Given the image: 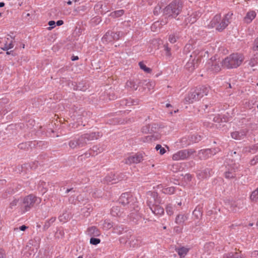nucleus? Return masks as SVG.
<instances>
[{"label": "nucleus", "mask_w": 258, "mask_h": 258, "mask_svg": "<svg viewBox=\"0 0 258 258\" xmlns=\"http://www.w3.org/2000/svg\"><path fill=\"white\" fill-rule=\"evenodd\" d=\"M210 149H202L199 151L198 156L201 160H206L212 156Z\"/></svg>", "instance_id": "f3484780"}, {"label": "nucleus", "mask_w": 258, "mask_h": 258, "mask_svg": "<svg viewBox=\"0 0 258 258\" xmlns=\"http://www.w3.org/2000/svg\"><path fill=\"white\" fill-rule=\"evenodd\" d=\"M33 143L34 146H37V147L41 149L46 148L48 145V143L43 141H39L37 142H34Z\"/></svg>", "instance_id": "72a5a7b5"}, {"label": "nucleus", "mask_w": 258, "mask_h": 258, "mask_svg": "<svg viewBox=\"0 0 258 258\" xmlns=\"http://www.w3.org/2000/svg\"><path fill=\"white\" fill-rule=\"evenodd\" d=\"M113 31H108L103 36L102 39L106 42H110L114 41Z\"/></svg>", "instance_id": "a878e982"}, {"label": "nucleus", "mask_w": 258, "mask_h": 258, "mask_svg": "<svg viewBox=\"0 0 258 258\" xmlns=\"http://www.w3.org/2000/svg\"><path fill=\"white\" fill-rule=\"evenodd\" d=\"M128 243L130 247H134L138 245L139 241L136 237L132 235V238L130 239Z\"/></svg>", "instance_id": "f704fd0d"}, {"label": "nucleus", "mask_w": 258, "mask_h": 258, "mask_svg": "<svg viewBox=\"0 0 258 258\" xmlns=\"http://www.w3.org/2000/svg\"><path fill=\"white\" fill-rule=\"evenodd\" d=\"M130 209L132 212L129 215V218L131 221L136 223L141 219V214L139 212V207L138 204H137L132 208H130Z\"/></svg>", "instance_id": "0eeeda50"}, {"label": "nucleus", "mask_w": 258, "mask_h": 258, "mask_svg": "<svg viewBox=\"0 0 258 258\" xmlns=\"http://www.w3.org/2000/svg\"><path fill=\"white\" fill-rule=\"evenodd\" d=\"M113 227V223L108 221L105 220L103 223V228L106 229H109Z\"/></svg>", "instance_id": "3c124183"}, {"label": "nucleus", "mask_w": 258, "mask_h": 258, "mask_svg": "<svg viewBox=\"0 0 258 258\" xmlns=\"http://www.w3.org/2000/svg\"><path fill=\"white\" fill-rule=\"evenodd\" d=\"M126 105L130 106V105H135L138 104V100H134L131 98H130L129 99L126 100Z\"/></svg>", "instance_id": "de8ad7c7"}, {"label": "nucleus", "mask_w": 258, "mask_h": 258, "mask_svg": "<svg viewBox=\"0 0 258 258\" xmlns=\"http://www.w3.org/2000/svg\"><path fill=\"white\" fill-rule=\"evenodd\" d=\"M175 191V188L173 186L166 188L164 189V192L167 194H173Z\"/></svg>", "instance_id": "603ef678"}, {"label": "nucleus", "mask_w": 258, "mask_h": 258, "mask_svg": "<svg viewBox=\"0 0 258 258\" xmlns=\"http://www.w3.org/2000/svg\"><path fill=\"white\" fill-rule=\"evenodd\" d=\"M33 142H27L20 144L18 147L21 150H28L31 146Z\"/></svg>", "instance_id": "2f4dec72"}, {"label": "nucleus", "mask_w": 258, "mask_h": 258, "mask_svg": "<svg viewBox=\"0 0 258 258\" xmlns=\"http://www.w3.org/2000/svg\"><path fill=\"white\" fill-rule=\"evenodd\" d=\"M77 139L80 148L84 147L86 145V142H85V139L83 138L82 135L81 136H80L78 138H77Z\"/></svg>", "instance_id": "49530a36"}, {"label": "nucleus", "mask_w": 258, "mask_h": 258, "mask_svg": "<svg viewBox=\"0 0 258 258\" xmlns=\"http://www.w3.org/2000/svg\"><path fill=\"white\" fill-rule=\"evenodd\" d=\"M36 202L39 203L40 202V199L37 198L34 195L31 194L25 197L23 199L21 205V208L24 209L23 212L29 211Z\"/></svg>", "instance_id": "20e7f679"}, {"label": "nucleus", "mask_w": 258, "mask_h": 258, "mask_svg": "<svg viewBox=\"0 0 258 258\" xmlns=\"http://www.w3.org/2000/svg\"><path fill=\"white\" fill-rule=\"evenodd\" d=\"M139 84H142V85L147 86L149 89H151V87H153V83L148 81L147 80H143L139 82Z\"/></svg>", "instance_id": "79ce46f5"}, {"label": "nucleus", "mask_w": 258, "mask_h": 258, "mask_svg": "<svg viewBox=\"0 0 258 258\" xmlns=\"http://www.w3.org/2000/svg\"><path fill=\"white\" fill-rule=\"evenodd\" d=\"M87 234L91 237H97L100 235L101 232L96 227L92 226L88 228Z\"/></svg>", "instance_id": "6ab92c4d"}, {"label": "nucleus", "mask_w": 258, "mask_h": 258, "mask_svg": "<svg viewBox=\"0 0 258 258\" xmlns=\"http://www.w3.org/2000/svg\"><path fill=\"white\" fill-rule=\"evenodd\" d=\"M195 152V151L191 149L180 150L173 155L172 159L174 160H184L188 158Z\"/></svg>", "instance_id": "423d86ee"}, {"label": "nucleus", "mask_w": 258, "mask_h": 258, "mask_svg": "<svg viewBox=\"0 0 258 258\" xmlns=\"http://www.w3.org/2000/svg\"><path fill=\"white\" fill-rule=\"evenodd\" d=\"M250 199L252 202H256L258 201V187L251 192Z\"/></svg>", "instance_id": "4c0bfd02"}, {"label": "nucleus", "mask_w": 258, "mask_h": 258, "mask_svg": "<svg viewBox=\"0 0 258 258\" xmlns=\"http://www.w3.org/2000/svg\"><path fill=\"white\" fill-rule=\"evenodd\" d=\"M230 166V169H229L228 171L225 172V176L226 178L231 179L235 177L236 174L235 172L238 169L239 164L238 163H233L229 164Z\"/></svg>", "instance_id": "9d476101"}, {"label": "nucleus", "mask_w": 258, "mask_h": 258, "mask_svg": "<svg viewBox=\"0 0 258 258\" xmlns=\"http://www.w3.org/2000/svg\"><path fill=\"white\" fill-rule=\"evenodd\" d=\"M201 59L199 57H195L191 60H189L185 65V68L189 72H192L198 66L199 61Z\"/></svg>", "instance_id": "2eb2a0df"}, {"label": "nucleus", "mask_w": 258, "mask_h": 258, "mask_svg": "<svg viewBox=\"0 0 258 258\" xmlns=\"http://www.w3.org/2000/svg\"><path fill=\"white\" fill-rule=\"evenodd\" d=\"M151 125L150 124L143 126L142 128V132L145 134L151 133L150 131Z\"/></svg>", "instance_id": "5fc2aeb1"}, {"label": "nucleus", "mask_w": 258, "mask_h": 258, "mask_svg": "<svg viewBox=\"0 0 258 258\" xmlns=\"http://www.w3.org/2000/svg\"><path fill=\"white\" fill-rule=\"evenodd\" d=\"M164 50L165 51V55L167 57L171 56V48L169 47L168 44L166 43L163 45Z\"/></svg>", "instance_id": "ea45409f"}, {"label": "nucleus", "mask_w": 258, "mask_h": 258, "mask_svg": "<svg viewBox=\"0 0 258 258\" xmlns=\"http://www.w3.org/2000/svg\"><path fill=\"white\" fill-rule=\"evenodd\" d=\"M139 65L141 69L143 70L144 72L147 73H151L152 72V69L146 67V66L142 61H140Z\"/></svg>", "instance_id": "58836bf2"}, {"label": "nucleus", "mask_w": 258, "mask_h": 258, "mask_svg": "<svg viewBox=\"0 0 258 258\" xmlns=\"http://www.w3.org/2000/svg\"><path fill=\"white\" fill-rule=\"evenodd\" d=\"M257 150H258V144H256L251 146L244 147L243 149V152L244 153H253L252 151L255 152Z\"/></svg>", "instance_id": "473e14b6"}, {"label": "nucleus", "mask_w": 258, "mask_h": 258, "mask_svg": "<svg viewBox=\"0 0 258 258\" xmlns=\"http://www.w3.org/2000/svg\"><path fill=\"white\" fill-rule=\"evenodd\" d=\"M69 146L71 148L73 149L80 148L77 139L71 140L69 143Z\"/></svg>", "instance_id": "c9c22d12"}, {"label": "nucleus", "mask_w": 258, "mask_h": 258, "mask_svg": "<svg viewBox=\"0 0 258 258\" xmlns=\"http://www.w3.org/2000/svg\"><path fill=\"white\" fill-rule=\"evenodd\" d=\"M232 138L236 140H242L246 136V132L244 131L241 132H234L231 134Z\"/></svg>", "instance_id": "aec40b11"}, {"label": "nucleus", "mask_w": 258, "mask_h": 258, "mask_svg": "<svg viewBox=\"0 0 258 258\" xmlns=\"http://www.w3.org/2000/svg\"><path fill=\"white\" fill-rule=\"evenodd\" d=\"M192 214L196 217V219H200L203 215V207L200 205H198L195 208L192 212Z\"/></svg>", "instance_id": "5701e85b"}, {"label": "nucleus", "mask_w": 258, "mask_h": 258, "mask_svg": "<svg viewBox=\"0 0 258 258\" xmlns=\"http://www.w3.org/2000/svg\"><path fill=\"white\" fill-rule=\"evenodd\" d=\"M28 227L26 226L25 225H23L21 226L20 227H19V228H18V227L14 228V231H18L20 230L24 231L27 229H28Z\"/></svg>", "instance_id": "680f3d73"}, {"label": "nucleus", "mask_w": 258, "mask_h": 258, "mask_svg": "<svg viewBox=\"0 0 258 258\" xmlns=\"http://www.w3.org/2000/svg\"><path fill=\"white\" fill-rule=\"evenodd\" d=\"M182 5L179 1H173L163 9V15L175 18L182 11Z\"/></svg>", "instance_id": "7ed1b4c3"}, {"label": "nucleus", "mask_w": 258, "mask_h": 258, "mask_svg": "<svg viewBox=\"0 0 258 258\" xmlns=\"http://www.w3.org/2000/svg\"><path fill=\"white\" fill-rule=\"evenodd\" d=\"M213 121L215 122H226V119L225 118H221L219 116H215L213 118Z\"/></svg>", "instance_id": "4d7b16f0"}, {"label": "nucleus", "mask_w": 258, "mask_h": 258, "mask_svg": "<svg viewBox=\"0 0 258 258\" xmlns=\"http://www.w3.org/2000/svg\"><path fill=\"white\" fill-rule=\"evenodd\" d=\"M148 195L151 196V198L147 202L148 206L155 215H162L164 213V210L159 205L161 203V199L158 198L157 192H150Z\"/></svg>", "instance_id": "f257e3e1"}, {"label": "nucleus", "mask_w": 258, "mask_h": 258, "mask_svg": "<svg viewBox=\"0 0 258 258\" xmlns=\"http://www.w3.org/2000/svg\"><path fill=\"white\" fill-rule=\"evenodd\" d=\"M143 160V156L141 153H137L134 156H131L125 158L124 163L126 164L131 165L133 163L137 164Z\"/></svg>", "instance_id": "6e6552de"}, {"label": "nucleus", "mask_w": 258, "mask_h": 258, "mask_svg": "<svg viewBox=\"0 0 258 258\" xmlns=\"http://www.w3.org/2000/svg\"><path fill=\"white\" fill-rule=\"evenodd\" d=\"M122 235L119 239L120 242L123 244H126L127 242L128 243L132 236V231L130 230H125Z\"/></svg>", "instance_id": "dca6fc26"}, {"label": "nucleus", "mask_w": 258, "mask_h": 258, "mask_svg": "<svg viewBox=\"0 0 258 258\" xmlns=\"http://www.w3.org/2000/svg\"><path fill=\"white\" fill-rule=\"evenodd\" d=\"M175 250L177 252L178 255L180 257H184L186 255V254H187L189 250L188 248H185L183 246L180 248H176Z\"/></svg>", "instance_id": "7c9ffc66"}, {"label": "nucleus", "mask_w": 258, "mask_h": 258, "mask_svg": "<svg viewBox=\"0 0 258 258\" xmlns=\"http://www.w3.org/2000/svg\"><path fill=\"white\" fill-rule=\"evenodd\" d=\"M155 149L157 151L158 150H160V154L161 155H163L164 154H165L166 153V150L165 149V148H164L163 147H162L161 146V145H159V144H158L156 145V147H155Z\"/></svg>", "instance_id": "864d4df0"}, {"label": "nucleus", "mask_w": 258, "mask_h": 258, "mask_svg": "<svg viewBox=\"0 0 258 258\" xmlns=\"http://www.w3.org/2000/svg\"><path fill=\"white\" fill-rule=\"evenodd\" d=\"M238 252L233 253L232 252L225 253L223 255V258H235V255H237Z\"/></svg>", "instance_id": "8fccbe9b"}, {"label": "nucleus", "mask_w": 258, "mask_h": 258, "mask_svg": "<svg viewBox=\"0 0 258 258\" xmlns=\"http://www.w3.org/2000/svg\"><path fill=\"white\" fill-rule=\"evenodd\" d=\"M46 183L44 181H40L38 187L39 188H42L41 192L44 194L46 191V190L44 188V185H45Z\"/></svg>", "instance_id": "bf43d9fd"}, {"label": "nucleus", "mask_w": 258, "mask_h": 258, "mask_svg": "<svg viewBox=\"0 0 258 258\" xmlns=\"http://www.w3.org/2000/svg\"><path fill=\"white\" fill-rule=\"evenodd\" d=\"M115 176H116L115 174L111 173L110 175L109 176H106L105 179L107 182H111L114 181V182L113 183H116V179L118 180H121L124 179L125 175L121 173L120 175H117L116 178H115Z\"/></svg>", "instance_id": "a211bd4d"}, {"label": "nucleus", "mask_w": 258, "mask_h": 258, "mask_svg": "<svg viewBox=\"0 0 258 258\" xmlns=\"http://www.w3.org/2000/svg\"><path fill=\"white\" fill-rule=\"evenodd\" d=\"M166 211L167 214L169 216H171L173 214V208L171 204H168L166 206Z\"/></svg>", "instance_id": "c03bdc74"}, {"label": "nucleus", "mask_w": 258, "mask_h": 258, "mask_svg": "<svg viewBox=\"0 0 258 258\" xmlns=\"http://www.w3.org/2000/svg\"><path fill=\"white\" fill-rule=\"evenodd\" d=\"M232 15H229V14H227L225 15L224 18L222 19V21L219 24L216 29L219 31H223L228 25L230 23L229 21V18Z\"/></svg>", "instance_id": "4468645a"}, {"label": "nucleus", "mask_w": 258, "mask_h": 258, "mask_svg": "<svg viewBox=\"0 0 258 258\" xmlns=\"http://www.w3.org/2000/svg\"><path fill=\"white\" fill-rule=\"evenodd\" d=\"M82 135L83 138L85 139V142H86V145L92 141L98 139L100 136V133L98 132L86 133Z\"/></svg>", "instance_id": "ddd939ff"}, {"label": "nucleus", "mask_w": 258, "mask_h": 258, "mask_svg": "<svg viewBox=\"0 0 258 258\" xmlns=\"http://www.w3.org/2000/svg\"><path fill=\"white\" fill-rule=\"evenodd\" d=\"M195 89L197 93L196 95L199 96L200 99L204 96L208 95L210 90V88L205 86H202L197 87Z\"/></svg>", "instance_id": "f8f14e48"}, {"label": "nucleus", "mask_w": 258, "mask_h": 258, "mask_svg": "<svg viewBox=\"0 0 258 258\" xmlns=\"http://www.w3.org/2000/svg\"><path fill=\"white\" fill-rule=\"evenodd\" d=\"M56 220V218L54 217H51L50 219L48 220H47L44 223V224L43 226V230L46 231L47 230L51 225L52 224H53L55 221Z\"/></svg>", "instance_id": "c756f323"}, {"label": "nucleus", "mask_w": 258, "mask_h": 258, "mask_svg": "<svg viewBox=\"0 0 258 258\" xmlns=\"http://www.w3.org/2000/svg\"><path fill=\"white\" fill-rule=\"evenodd\" d=\"M161 10V7L159 5H157L154 9V11H153L154 14L155 15H158L160 13Z\"/></svg>", "instance_id": "13d9d810"}, {"label": "nucleus", "mask_w": 258, "mask_h": 258, "mask_svg": "<svg viewBox=\"0 0 258 258\" xmlns=\"http://www.w3.org/2000/svg\"><path fill=\"white\" fill-rule=\"evenodd\" d=\"M187 219V217L185 215L178 214L175 218V223L178 225H182Z\"/></svg>", "instance_id": "b1692460"}, {"label": "nucleus", "mask_w": 258, "mask_h": 258, "mask_svg": "<svg viewBox=\"0 0 258 258\" xmlns=\"http://www.w3.org/2000/svg\"><path fill=\"white\" fill-rule=\"evenodd\" d=\"M113 35L114 40H117L122 36V33L121 32H113Z\"/></svg>", "instance_id": "6e6d98bb"}, {"label": "nucleus", "mask_w": 258, "mask_h": 258, "mask_svg": "<svg viewBox=\"0 0 258 258\" xmlns=\"http://www.w3.org/2000/svg\"><path fill=\"white\" fill-rule=\"evenodd\" d=\"M141 85L139 83L138 85L136 84L134 81H127L126 83L125 87L132 90H137L139 86Z\"/></svg>", "instance_id": "c85d7f7f"}, {"label": "nucleus", "mask_w": 258, "mask_h": 258, "mask_svg": "<svg viewBox=\"0 0 258 258\" xmlns=\"http://www.w3.org/2000/svg\"><path fill=\"white\" fill-rule=\"evenodd\" d=\"M74 86V90L84 91L87 89V87L83 82H80L78 84L76 83H72Z\"/></svg>", "instance_id": "cd10ccee"}, {"label": "nucleus", "mask_w": 258, "mask_h": 258, "mask_svg": "<svg viewBox=\"0 0 258 258\" xmlns=\"http://www.w3.org/2000/svg\"><path fill=\"white\" fill-rule=\"evenodd\" d=\"M100 241L101 240L100 239L96 238L95 237H92L90 240V244L94 245H97L98 244L100 243Z\"/></svg>", "instance_id": "09e8293b"}, {"label": "nucleus", "mask_w": 258, "mask_h": 258, "mask_svg": "<svg viewBox=\"0 0 258 258\" xmlns=\"http://www.w3.org/2000/svg\"><path fill=\"white\" fill-rule=\"evenodd\" d=\"M231 156L232 158L228 159V164L236 163V161L238 162L241 159L240 155L235 151L233 152H231Z\"/></svg>", "instance_id": "4be33fe9"}, {"label": "nucleus", "mask_w": 258, "mask_h": 258, "mask_svg": "<svg viewBox=\"0 0 258 258\" xmlns=\"http://www.w3.org/2000/svg\"><path fill=\"white\" fill-rule=\"evenodd\" d=\"M168 39L169 41L172 43H174L176 41V37L175 35L173 34L169 35Z\"/></svg>", "instance_id": "69168bd1"}, {"label": "nucleus", "mask_w": 258, "mask_h": 258, "mask_svg": "<svg viewBox=\"0 0 258 258\" xmlns=\"http://www.w3.org/2000/svg\"><path fill=\"white\" fill-rule=\"evenodd\" d=\"M258 49V37L256 38L253 42V49L256 50Z\"/></svg>", "instance_id": "774afa93"}, {"label": "nucleus", "mask_w": 258, "mask_h": 258, "mask_svg": "<svg viewBox=\"0 0 258 258\" xmlns=\"http://www.w3.org/2000/svg\"><path fill=\"white\" fill-rule=\"evenodd\" d=\"M210 70L215 72H218L221 70L220 66L216 62H213L211 66Z\"/></svg>", "instance_id": "a19ab883"}, {"label": "nucleus", "mask_w": 258, "mask_h": 258, "mask_svg": "<svg viewBox=\"0 0 258 258\" xmlns=\"http://www.w3.org/2000/svg\"><path fill=\"white\" fill-rule=\"evenodd\" d=\"M123 213L122 209L119 206H114L111 210V214L113 216H120Z\"/></svg>", "instance_id": "412c9836"}, {"label": "nucleus", "mask_w": 258, "mask_h": 258, "mask_svg": "<svg viewBox=\"0 0 258 258\" xmlns=\"http://www.w3.org/2000/svg\"><path fill=\"white\" fill-rule=\"evenodd\" d=\"M258 162V155L255 156L250 161L251 165H254Z\"/></svg>", "instance_id": "e2e57ef3"}, {"label": "nucleus", "mask_w": 258, "mask_h": 258, "mask_svg": "<svg viewBox=\"0 0 258 258\" xmlns=\"http://www.w3.org/2000/svg\"><path fill=\"white\" fill-rule=\"evenodd\" d=\"M112 232L118 235L122 234L124 232V228L121 224H117L114 226Z\"/></svg>", "instance_id": "393cba45"}, {"label": "nucleus", "mask_w": 258, "mask_h": 258, "mask_svg": "<svg viewBox=\"0 0 258 258\" xmlns=\"http://www.w3.org/2000/svg\"><path fill=\"white\" fill-rule=\"evenodd\" d=\"M19 200L17 199H14L13 201H12L10 204V208L11 209H13L14 207L16 206L18 203Z\"/></svg>", "instance_id": "0e129e2a"}, {"label": "nucleus", "mask_w": 258, "mask_h": 258, "mask_svg": "<svg viewBox=\"0 0 258 258\" xmlns=\"http://www.w3.org/2000/svg\"><path fill=\"white\" fill-rule=\"evenodd\" d=\"M229 210L233 213H237L242 209L244 206L243 202L240 200L229 203Z\"/></svg>", "instance_id": "9b49d317"}, {"label": "nucleus", "mask_w": 258, "mask_h": 258, "mask_svg": "<svg viewBox=\"0 0 258 258\" xmlns=\"http://www.w3.org/2000/svg\"><path fill=\"white\" fill-rule=\"evenodd\" d=\"M167 18H165V19H163L161 21H160V22L159 21H157V22H155L152 25L151 28L153 29V27H162L163 25H164L165 24H166L167 23Z\"/></svg>", "instance_id": "e433bc0d"}, {"label": "nucleus", "mask_w": 258, "mask_h": 258, "mask_svg": "<svg viewBox=\"0 0 258 258\" xmlns=\"http://www.w3.org/2000/svg\"><path fill=\"white\" fill-rule=\"evenodd\" d=\"M151 125L150 126V131L151 133H155L156 132L157 129L158 128V125L155 123L150 124Z\"/></svg>", "instance_id": "052dcab7"}, {"label": "nucleus", "mask_w": 258, "mask_h": 258, "mask_svg": "<svg viewBox=\"0 0 258 258\" xmlns=\"http://www.w3.org/2000/svg\"><path fill=\"white\" fill-rule=\"evenodd\" d=\"M123 13L124 11L123 10H120L111 13V16L113 17L116 18L121 16Z\"/></svg>", "instance_id": "37998d69"}, {"label": "nucleus", "mask_w": 258, "mask_h": 258, "mask_svg": "<svg viewBox=\"0 0 258 258\" xmlns=\"http://www.w3.org/2000/svg\"><path fill=\"white\" fill-rule=\"evenodd\" d=\"M196 94L197 93L195 89H191L187 95L185 97L183 100L184 103L185 104H190L200 100L199 96Z\"/></svg>", "instance_id": "1a4fd4ad"}, {"label": "nucleus", "mask_w": 258, "mask_h": 258, "mask_svg": "<svg viewBox=\"0 0 258 258\" xmlns=\"http://www.w3.org/2000/svg\"><path fill=\"white\" fill-rule=\"evenodd\" d=\"M255 16L256 13L254 11L249 12L244 17V20L246 23H250L255 18Z\"/></svg>", "instance_id": "bb28decb"}, {"label": "nucleus", "mask_w": 258, "mask_h": 258, "mask_svg": "<svg viewBox=\"0 0 258 258\" xmlns=\"http://www.w3.org/2000/svg\"><path fill=\"white\" fill-rule=\"evenodd\" d=\"M136 199L130 192H125L121 194L118 199L119 203L123 206H127L128 208H132L137 205Z\"/></svg>", "instance_id": "39448f33"}, {"label": "nucleus", "mask_w": 258, "mask_h": 258, "mask_svg": "<svg viewBox=\"0 0 258 258\" xmlns=\"http://www.w3.org/2000/svg\"><path fill=\"white\" fill-rule=\"evenodd\" d=\"M243 60V56L238 53H232L225 58L222 61L223 67L231 69L237 68Z\"/></svg>", "instance_id": "f03ea898"}, {"label": "nucleus", "mask_w": 258, "mask_h": 258, "mask_svg": "<svg viewBox=\"0 0 258 258\" xmlns=\"http://www.w3.org/2000/svg\"><path fill=\"white\" fill-rule=\"evenodd\" d=\"M221 20V16L220 15H216L211 21V25L214 27L217 23H219Z\"/></svg>", "instance_id": "a18cd8bd"}, {"label": "nucleus", "mask_w": 258, "mask_h": 258, "mask_svg": "<svg viewBox=\"0 0 258 258\" xmlns=\"http://www.w3.org/2000/svg\"><path fill=\"white\" fill-rule=\"evenodd\" d=\"M192 176L189 173H187L184 175V178L186 181H190L192 179Z\"/></svg>", "instance_id": "338daca9"}]
</instances>
